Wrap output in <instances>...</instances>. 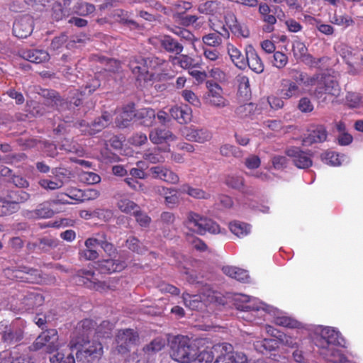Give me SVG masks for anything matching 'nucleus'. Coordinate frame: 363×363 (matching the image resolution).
<instances>
[{
  "label": "nucleus",
  "mask_w": 363,
  "mask_h": 363,
  "mask_svg": "<svg viewBox=\"0 0 363 363\" xmlns=\"http://www.w3.org/2000/svg\"><path fill=\"white\" fill-rule=\"evenodd\" d=\"M138 341V335L133 329L120 330L116 337L117 350L119 353H125L135 345Z\"/></svg>",
  "instance_id": "13"
},
{
  "label": "nucleus",
  "mask_w": 363,
  "mask_h": 363,
  "mask_svg": "<svg viewBox=\"0 0 363 363\" xmlns=\"http://www.w3.org/2000/svg\"><path fill=\"white\" fill-rule=\"evenodd\" d=\"M286 153L294 165L299 169L308 168L312 165L311 157L298 147H291L286 150Z\"/></svg>",
  "instance_id": "21"
},
{
  "label": "nucleus",
  "mask_w": 363,
  "mask_h": 363,
  "mask_svg": "<svg viewBox=\"0 0 363 363\" xmlns=\"http://www.w3.org/2000/svg\"><path fill=\"white\" fill-rule=\"evenodd\" d=\"M326 138V130L323 126H318L303 140V143L304 145H309L314 143H322L325 141Z\"/></svg>",
  "instance_id": "38"
},
{
  "label": "nucleus",
  "mask_w": 363,
  "mask_h": 363,
  "mask_svg": "<svg viewBox=\"0 0 363 363\" xmlns=\"http://www.w3.org/2000/svg\"><path fill=\"white\" fill-rule=\"evenodd\" d=\"M4 273L11 279H20L31 283H38L41 281L39 271L25 266L8 268Z\"/></svg>",
  "instance_id": "12"
},
{
  "label": "nucleus",
  "mask_w": 363,
  "mask_h": 363,
  "mask_svg": "<svg viewBox=\"0 0 363 363\" xmlns=\"http://www.w3.org/2000/svg\"><path fill=\"white\" fill-rule=\"evenodd\" d=\"M170 61L174 65H178L184 69L200 68L201 63L187 55H179L170 57Z\"/></svg>",
  "instance_id": "33"
},
{
  "label": "nucleus",
  "mask_w": 363,
  "mask_h": 363,
  "mask_svg": "<svg viewBox=\"0 0 363 363\" xmlns=\"http://www.w3.org/2000/svg\"><path fill=\"white\" fill-rule=\"evenodd\" d=\"M165 63L164 60L157 57L135 56L130 58L128 66L138 81L148 82L163 70Z\"/></svg>",
  "instance_id": "4"
},
{
  "label": "nucleus",
  "mask_w": 363,
  "mask_h": 363,
  "mask_svg": "<svg viewBox=\"0 0 363 363\" xmlns=\"http://www.w3.org/2000/svg\"><path fill=\"white\" fill-rule=\"evenodd\" d=\"M226 50L232 62L240 69H245L247 67L246 54L243 55L241 51L238 49L232 43H228Z\"/></svg>",
  "instance_id": "31"
},
{
  "label": "nucleus",
  "mask_w": 363,
  "mask_h": 363,
  "mask_svg": "<svg viewBox=\"0 0 363 363\" xmlns=\"http://www.w3.org/2000/svg\"><path fill=\"white\" fill-rule=\"evenodd\" d=\"M214 354L218 355L214 363H264L262 359L251 362L244 353L233 352L232 345L226 342L216 344L210 350H204L199 354L197 352L195 360L199 363H210Z\"/></svg>",
  "instance_id": "3"
},
{
  "label": "nucleus",
  "mask_w": 363,
  "mask_h": 363,
  "mask_svg": "<svg viewBox=\"0 0 363 363\" xmlns=\"http://www.w3.org/2000/svg\"><path fill=\"white\" fill-rule=\"evenodd\" d=\"M58 334L56 330L50 329L41 333L32 345V349H43L47 353H52L59 347Z\"/></svg>",
  "instance_id": "11"
},
{
  "label": "nucleus",
  "mask_w": 363,
  "mask_h": 363,
  "mask_svg": "<svg viewBox=\"0 0 363 363\" xmlns=\"http://www.w3.org/2000/svg\"><path fill=\"white\" fill-rule=\"evenodd\" d=\"M80 181L88 184H95L101 182L99 174L91 172H82L79 174Z\"/></svg>",
  "instance_id": "56"
},
{
  "label": "nucleus",
  "mask_w": 363,
  "mask_h": 363,
  "mask_svg": "<svg viewBox=\"0 0 363 363\" xmlns=\"http://www.w3.org/2000/svg\"><path fill=\"white\" fill-rule=\"evenodd\" d=\"M220 152L222 155L225 157L234 156L235 157H239L241 156L240 149L229 144L222 145L220 147Z\"/></svg>",
  "instance_id": "59"
},
{
  "label": "nucleus",
  "mask_w": 363,
  "mask_h": 363,
  "mask_svg": "<svg viewBox=\"0 0 363 363\" xmlns=\"http://www.w3.org/2000/svg\"><path fill=\"white\" fill-rule=\"evenodd\" d=\"M288 62V57L281 52H275L273 55V65L279 69H281L286 66Z\"/></svg>",
  "instance_id": "60"
},
{
  "label": "nucleus",
  "mask_w": 363,
  "mask_h": 363,
  "mask_svg": "<svg viewBox=\"0 0 363 363\" xmlns=\"http://www.w3.org/2000/svg\"><path fill=\"white\" fill-rule=\"evenodd\" d=\"M247 67L257 74H260L264 71V64L261 58L257 55L254 48L248 45L245 47Z\"/></svg>",
  "instance_id": "25"
},
{
  "label": "nucleus",
  "mask_w": 363,
  "mask_h": 363,
  "mask_svg": "<svg viewBox=\"0 0 363 363\" xmlns=\"http://www.w3.org/2000/svg\"><path fill=\"white\" fill-rule=\"evenodd\" d=\"M43 95L47 98L45 103L48 105L56 107L60 111L74 109L79 106L82 101V99L79 97V95H82V92L73 94V96L69 97V101L62 99L53 90H43Z\"/></svg>",
  "instance_id": "9"
},
{
  "label": "nucleus",
  "mask_w": 363,
  "mask_h": 363,
  "mask_svg": "<svg viewBox=\"0 0 363 363\" xmlns=\"http://www.w3.org/2000/svg\"><path fill=\"white\" fill-rule=\"evenodd\" d=\"M179 193L186 194L189 196L198 199H208L210 194L201 189L194 188L189 184H183L178 188Z\"/></svg>",
  "instance_id": "42"
},
{
  "label": "nucleus",
  "mask_w": 363,
  "mask_h": 363,
  "mask_svg": "<svg viewBox=\"0 0 363 363\" xmlns=\"http://www.w3.org/2000/svg\"><path fill=\"white\" fill-rule=\"evenodd\" d=\"M33 21L30 16H23L16 19L13 26L14 35L19 38L29 36L33 30Z\"/></svg>",
  "instance_id": "19"
},
{
  "label": "nucleus",
  "mask_w": 363,
  "mask_h": 363,
  "mask_svg": "<svg viewBox=\"0 0 363 363\" xmlns=\"http://www.w3.org/2000/svg\"><path fill=\"white\" fill-rule=\"evenodd\" d=\"M68 15L67 11L62 8L61 4H55L53 5L52 17L54 20L58 21Z\"/></svg>",
  "instance_id": "64"
},
{
  "label": "nucleus",
  "mask_w": 363,
  "mask_h": 363,
  "mask_svg": "<svg viewBox=\"0 0 363 363\" xmlns=\"http://www.w3.org/2000/svg\"><path fill=\"white\" fill-rule=\"evenodd\" d=\"M165 343L166 342L163 338L157 337L147 345L145 350L147 352H158L164 347Z\"/></svg>",
  "instance_id": "62"
},
{
  "label": "nucleus",
  "mask_w": 363,
  "mask_h": 363,
  "mask_svg": "<svg viewBox=\"0 0 363 363\" xmlns=\"http://www.w3.org/2000/svg\"><path fill=\"white\" fill-rule=\"evenodd\" d=\"M321 160L331 166H340L347 162V157L344 155H339L335 152L326 151L321 155Z\"/></svg>",
  "instance_id": "39"
},
{
  "label": "nucleus",
  "mask_w": 363,
  "mask_h": 363,
  "mask_svg": "<svg viewBox=\"0 0 363 363\" xmlns=\"http://www.w3.org/2000/svg\"><path fill=\"white\" fill-rule=\"evenodd\" d=\"M277 340L280 344L289 348L302 347L303 338L299 330H297L295 335L289 333L279 334Z\"/></svg>",
  "instance_id": "34"
},
{
  "label": "nucleus",
  "mask_w": 363,
  "mask_h": 363,
  "mask_svg": "<svg viewBox=\"0 0 363 363\" xmlns=\"http://www.w3.org/2000/svg\"><path fill=\"white\" fill-rule=\"evenodd\" d=\"M167 29L174 34L188 41H193L194 35L188 30L176 26H168Z\"/></svg>",
  "instance_id": "51"
},
{
  "label": "nucleus",
  "mask_w": 363,
  "mask_h": 363,
  "mask_svg": "<svg viewBox=\"0 0 363 363\" xmlns=\"http://www.w3.org/2000/svg\"><path fill=\"white\" fill-rule=\"evenodd\" d=\"M237 81L238 83V92L239 94L245 98L250 96L251 89L250 86L249 78L242 74H240L237 77Z\"/></svg>",
  "instance_id": "48"
},
{
  "label": "nucleus",
  "mask_w": 363,
  "mask_h": 363,
  "mask_svg": "<svg viewBox=\"0 0 363 363\" xmlns=\"http://www.w3.org/2000/svg\"><path fill=\"white\" fill-rule=\"evenodd\" d=\"M243 182L244 180L242 177L235 174L228 175L225 180L228 186L237 189H240L243 186Z\"/></svg>",
  "instance_id": "61"
},
{
  "label": "nucleus",
  "mask_w": 363,
  "mask_h": 363,
  "mask_svg": "<svg viewBox=\"0 0 363 363\" xmlns=\"http://www.w3.org/2000/svg\"><path fill=\"white\" fill-rule=\"evenodd\" d=\"M221 29L222 32L211 33L203 35L202 38L203 43L209 47H219L223 42L222 38L228 39L230 37L229 30L226 27H225V26H223Z\"/></svg>",
  "instance_id": "27"
},
{
  "label": "nucleus",
  "mask_w": 363,
  "mask_h": 363,
  "mask_svg": "<svg viewBox=\"0 0 363 363\" xmlns=\"http://www.w3.org/2000/svg\"><path fill=\"white\" fill-rule=\"evenodd\" d=\"M304 328L298 330H311L310 335L315 345L319 348L320 354L333 363H345L347 359L344 354L334 346L347 347L346 340L335 328L323 325H315L309 328L301 323Z\"/></svg>",
  "instance_id": "2"
},
{
  "label": "nucleus",
  "mask_w": 363,
  "mask_h": 363,
  "mask_svg": "<svg viewBox=\"0 0 363 363\" xmlns=\"http://www.w3.org/2000/svg\"><path fill=\"white\" fill-rule=\"evenodd\" d=\"M170 354L178 362L190 363L196 359L197 345L186 336H175L171 341Z\"/></svg>",
  "instance_id": "5"
},
{
  "label": "nucleus",
  "mask_w": 363,
  "mask_h": 363,
  "mask_svg": "<svg viewBox=\"0 0 363 363\" xmlns=\"http://www.w3.org/2000/svg\"><path fill=\"white\" fill-rule=\"evenodd\" d=\"M293 79L300 86L303 84L306 87L316 86L318 87L320 83H322L325 74H317L312 77L307 76L303 72L296 69L291 71Z\"/></svg>",
  "instance_id": "24"
},
{
  "label": "nucleus",
  "mask_w": 363,
  "mask_h": 363,
  "mask_svg": "<svg viewBox=\"0 0 363 363\" xmlns=\"http://www.w3.org/2000/svg\"><path fill=\"white\" fill-rule=\"evenodd\" d=\"M117 206L122 212L125 213H130L132 211L134 213L135 210L140 208L135 203L128 199H121L118 201Z\"/></svg>",
  "instance_id": "52"
},
{
  "label": "nucleus",
  "mask_w": 363,
  "mask_h": 363,
  "mask_svg": "<svg viewBox=\"0 0 363 363\" xmlns=\"http://www.w3.org/2000/svg\"><path fill=\"white\" fill-rule=\"evenodd\" d=\"M340 92L339 84L334 77L325 74L322 83H320L318 87L315 88L314 95L323 101H326L328 96H331L333 98L332 102H334V100L340 96Z\"/></svg>",
  "instance_id": "10"
},
{
  "label": "nucleus",
  "mask_w": 363,
  "mask_h": 363,
  "mask_svg": "<svg viewBox=\"0 0 363 363\" xmlns=\"http://www.w3.org/2000/svg\"><path fill=\"white\" fill-rule=\"evenodd\" d=\"M149 41L153 45L160 43L162 48L167 52L179 55L183 51V45L170 35H161L159 37H152Z\"/></svg>",
  "instance_id": "17"
},
{
  "label": "nucleus",
  "mask_w": 363,
  "mask_h": 363,
  "mask_svg": "<svg viewBox=\"0 0 363 363\" xmlns=\"http://www.w3.org/2000/svg\"><path fill=\"white\" fill-rule=\"evenodd\" d=\"M50 361L51 363H75L72 354L69 353L65 356L64 353L60 352L50 357Z\"/></svg>",
  "instance_id": "58"
},
{
  "label": "nucleus",
  "mask_w": 363,
  "mask_h": 363,
  "mask_svg": "<svg viewBox=\"0 0 363 363\" xmlns=\"http://www.w3.org/2000/svg\"><path fill=\"white\" fill-rule=\"evenodd\" d=\"M149 138L152 143L159 145L168 141H174L177 137L169 130L155 128L150 132Z\"/></svg>",
  "instance_id": "30"
},
{
  "label": "nucleus",
  "mask_w": 363,
  "mask_h": 363,
  "mask_svg": "<svg viewBox=\"0 0 363 363\" xmlns=\"http://www.w3.org/2000/svg\"><path fill=\"white\" fill-rule=\"evenodd\" d=\"M234 300L236 308L240 311L238 318L248 323L262 324L264 320V316L269 315L277 325L288 328H304L300 321L287 315L286 313L277 308L261 302L257 298L240 294H237Z\"/></svg>",
  "instance_id": "1"
},
{
  "label": "nucleus",
  "mask_w": 363,
  "mask_h": 363,
  "mask_svg": "<svg viewBox=\"0 0 363 363\" xmlns=\"http://www.w3.org/2000/svg\"><path fill=\"white\" fill-rule=\"evenodd\" d=\"M184 224L189 230L201 235L206 232L213 234L221 233L219 225L216 222L193 211L186 214Z\"/></svg>",
  "instance_id": "7"
},
{
  "label": "nucleus",
  "mask_w": 363,
  "mask_h": 363,
  "mask_svg": "<svg viewBox=\"0 0 363 363\" xmlns=\"http://www.w3.org/2000/svg\"><path fill=\"white\" fill-rule=\"evenodd\" d=\"M191 8V4L188 1H177L173 5L174 13L173 17L176 21L183 13Z\"/></svg>",
  "instance_id": "53"
},
{
  "label": "nucleus",
  "mask_w": 363,
  "mask_h": 363,
  "mask_svg": "<svg viewBox=\"0 0 363 363\" xmlns=\"http://www.w3.org/2000/svg\"><path fill=\"white\" fill-rule=\"evenodd\" d=\"M96 10L95 6L86 1H79L73 6V13L81 16H86L93 13Z\"/></svg>",
  "instance_id": "45"
},
{
  "label": "nucleus",
  "mask_w": 363,
  "mask_h": 363,
  "mask_svg": "<svg viewBox=\"0 0 363 363\" xmlns=\"http://www.w3.org/2000/svg\"><path fill=\"white\" fill-rule=\"evenodd\" d=\"M171 116L179 123H187L191 121L192 111L188 106H174L169 109Z\"/></svg>",
  "instance_id": "32"
},
{
  "label": "nucleus",
  "mask_w": 363,
  "mask_h": 363,
  "mask_svg": "<svg viewBox=\"0 0 363 363\" xmlns=\"http://www.w3.org/2000/svg\"><path fill=\"white\" fill-rule=\"evenodd\" d=\"M21 56L33 63H42L49 60V54L42 50H23L21 51Z\"/></svg>",
  "instance_id": "36"
},
{
  "label": "nucleus",
  "mask_w": 363,
  "mask_h": 363,
  "mask_svg": "<svg viewBox=\"0 0 363 363\" xmlns=\"http://www.w3.org/2000/svg\"><path fill=\"white\" fill-rule=\"evenodd\" d=\"M156 114L155 111L150 108H143L136 111L135 120L140 121L144 125H152Z\"/></svg>",
  "instance_id": "40"
},
{
  "label": "nucleus",
  "mask_w": 363,
  "mask_h": 363,
  "mask_svg": "<svg viewBox=\"0 0 363 363\" xmlns=\"http://www.w3.org/2000/svg\"><path fill=\"white\" fill-rule=\"evenodd\" d=\"M229 228L231 233L238 238H243L251 232V226L249 224L240 221L231 222Z\"/></svg>",
  "instance_id": "43"
},
{
  "label": "nucleus",
  "mask_w": 363,
  "mask_h": 363,
  "mask_svg": "<svg viewBox=\"0 0 363 363\" xmlns=\"http://www.w3.org/2000/svg\"><path fill=\"white\" fill-rule=\"evenodd\" d=\"M292 51L294 57L297 59L312 58L311 56L307 55L308 49L301 40H296L293 42Z\"/></svg>",
  "instance_id": "49"
},
{
  "label": "nucleus",
  "mask_w": 363,
  "mask_h": 363,
  "mask_svg": "<svg viewBox=\"0 0 363 363\" xmlns=\"http://www.w3.org/2000/svg\"><path fill=\"white\" fill-rule=\"evenodd\" d=\"M70 350L73 352L77 351L76 357L79 361L91 362L99 359L103 354V347L99 342H89L82 340V342L72 340L70 342Z\"/></svg>",
  "instance_id": "6"
},
{
  "label": "nucleus",
  "mask_w": 363,
  "mask_h": 363,
  "mask_svg": "<svg viewBox=\"0 0 363 363\" xmlns=\"http://www.w3.org/2000/svg\"><path fill=\"white\" fill-rule=\"evenodd\" d=\"M0 335L4 342L12 345L18 342L23 338V331L14 325H8L6 323H0Z\"/></svg>",
  "instance_id": "20"
},
{
  "label": "nucleus",
  "mask_w": 363,
  "mask_h": 363,
  "mask_svg": "<svg viewBox=\"0 0 363 363\" xmlns=\"http://www.w3.org/2000/svg\"><path fill=\"white\" fill-rule=\"evenodd\" d=\"M127 266L125 261L108 259L99 262L98 268L101 273H112L119 272Z\"/></svg>",
  "instance_id": "35"
},
{
  "label": "nucleus",
  "mask_w": 363,
  "mask_h": 363,
  "mask_svg": "<svg viewBox=\"0 0 363 363\" xmlns=\"http://www.w3.org/2000/svg\"><path fill=\"white\" fill-rule=\"evenodd\" d=\"M77 282L79 284H83L86 287L99 291L100 292L105 291L108 289H111L109 284L104 281H99L94 277V272L91 271H83L77 277Z\"/></svg>",
  "instance_id": "14"
},
{
  "label": "nucleus",
  "mask_w": 363,
  "mask_h": 363,
  "mask_svg": "<svg viewBox=\"0 0 363 363\" xmlns=\"http://www.w3.org/2000/svg\"><path fill=\"white\" fill-rule=\"evenodd\" d=\"M299 86L294 80L283 79L279 89V94L281 98L285 99L298 97L301 94Z\"/></svg>",
  "instance_id": "26"
},
{
  "label": "nucleus",
  "mask_w": 363,
  "mask_h": 363,
  "mask_svg": "<svg viewBox=\"0 0 363 363\" xmlns=\"http://www.w3.org/2000/svg\"><path fill=\"white\" fill-rule=\"evenodd\" d=\"M126 245L128 249L138 254H143L146 249L140 245L139 240L135 238H130L126 241Z\"/></svg>",
  "instance_id": "63"
},
{
  "label": "nucleus",
  "mask_w": 363,
  "mask_h": 363,
  "mask_svg": "<svg viewBox=\"0 0 363 363\" xmlns=\"http://www.w3.org/2000/svg\"><path fill=\"white\" fill-rule=\"evenodd\" d=\"M254 346L257 351L264 353L275 350L278 347V342L274 339L264 338L262 340L256 341Z\"/></svg>",
  "instance_id": "44"
},
{
  "label": "nucleus",
  "mask_w": 363,
  "mask_h": 363,
  "mask_svg": "<svg viewBox=\"0 0 363 363\" xmlns=\"http://www.w3.org/2000/svg\"><path fill=\"white\" fill-rule=\"evenodd\" d=\"M204 99L207 104L217 108H223L228 104L223 96L222 88L217 84H209L208 91Z\"/></svg>",
  "instance_id": "16"
},
{
  "label": "nucleus",
  "mask_w": 363,
  "mask_h": 363,
  "mask_svg": "<svg viewBox=\"0 0 363 363\" xmlns=\"http://www.w3.org/2000/svg\"><path fill=\"white\" fill-rule=\"evenodd\" d=\"M38 184L44 189L50 191L59 189L63 186V182L59 179L55 180L41 179L39 180Z\"/></svg>",
  "instance_id": "50"
},
{
  "label": "nucleus",
  "mask_w": 363,
  "mask_h": 363,
  "mask_svg": "<svg viewBox=\"0 0 363 363\" xmlns=\"http://www.w3.org/2000/svg\"><path fill=\"white\" fill-rule=\"evenodd\" d=\"M220 9L221 8L218 1H208L199 4L198 10L201 13L214 15L217 13Z\"/></svg>",
  "instance_id": "47"
},
{
  "label": "nucleus",
  "mask_w": 363,
  "mask_h": 363,
  "mask_svg": "<svg viewBox=\"0 0 363 363\" xmlns=\"http://www.w3.org/2000/svg\"><path fill=\"white\" fill-rule=\"evenodd\" d=\"M218 66H207V71L212 78L220 82H224L226 80L225 73Z\"/></svg>",
  "instance_id": "57"
},
{
  "label": "nucleus",
  "mask_w": 363,
  "mask_h": 363,
  "mask_svg": "<svg viewBox=\"0 0 363 363\" xmlns=\"http://www.w3.org/2000/svg\"><path fill=\"white\" fill-rule=\"evenodd\" d=\"M162 152H170L169 147L167 146L164 149L157 147L152 150H147L143 155V159L152 164L163 163L166 157L162 155Z\"/></svg>",
  "instance_id": "37"
},
{
  "label": "nucleus",
  "mask_w": 363,
  "mask_h": 363,
  "mask_svg": "<svg viewBox=\"0 0 363 363\" xmlns=\"http://www.w3.org/2000/svg\"><path fill=\"white\" fill-rule=\"evenodd\" d=\"M183 301L186 307L191 310L203 311L218 301L217 293L212 290H208L207 293L202 294L190 295L184 294Z\"/></svg>",
  "instance_id": "8"
},
{
  "label": "nucleus",
  "mask_w": 363,
  "mask_h": 363,
  "mask_svg": "<svg viewBox=\"0 0 363 363\" xmlns=\"http://www.w3.org/2000/svg\"><path fill=\"white\" fill-rule=\"evenodd\" d=\"M345 104L350 108L359 107L362 104V97L359 94L348 92L345 96Z\"/></svg>",
  "instance_id": "55"
},
{
  "label": "nucleus",
  "mask_w": 363,
  "mask_h": 363,
  "mask_svg": "<svg viewBox=\"0 0 363 363\" xmlns=\"http://www.w3.org/2000/svg\"><path fill=\"white\" fill-rule=\"evenodd\" d=\"M150 172L154 179L162 180L169 184H177L179 176L169 168L163 165H157L150 169Z\"/></svg>",
  "instance_id": "22"
},
{
  "label": "nucleus",
  "mask_w": 363,
  "mask_h": 363,
  "mask_svg": "<svg viewBox=\"0 0 363 363\" xmlns=\"http://www.w3.org/2000/svg\"><path fill=\"white\" fill-rule=\"evenodd\" d=\"M54 214L53 211L50 208L48 204H41L33 213V217L37 218H48Z\"/></svg>",
  "instance_id": "54"
},
{
  "label": "nucleus",
  "mask_w": 363,
  "mask_h": 363,
  "mask_svg": "<svg viewBox=\"0 0 363 363\" xmlns=\"http://www.w3.org/2000/svg\"><path fill=\"white\" fill-rule=\"evenodd\" d=\"M111 116L104 113L101 117L96 118L91 125L82 121L78 123V127L84 134L94 135L106 128L111 121Z\"/></svg>",
  "instance_id": "15"
},
{
  "label": "nucleus",
  "mask_w": 363,
  "mask_h": 363,
  "mask_svg": "<svg viewBox=\"0 0 363 363\" xmlns=\"http://www.w3.org/2000/svg\"><path fill=\"white\" fill-rule=\"evenodd\" d=\"M225 26L236 36L247 38L250 35V31L247 28L240 23L235 15L231 12L227 13L224 17Z\"/></svg>",
  "instance_id": "23"
},
{
  "label": "nucleus",
  "mask_w": 363,
  "mask_h": 363,
  "mask_svg": "<svg viewBox=\"0 0 363 363\" xmlns=\"http://www.w3.org/2000/svg\"><path fill=\"white\" fill-rule=\"evenodd\" d=\"M30 198L29 194L23 190L11 191L6 197L9 203V208L13 212H16L18 208V204L24 203Z\"/></svg>",
  "instance_id": "29"
},
{
  "label": "nucleus",
  "mask_w": 363,
  "mask_h": 363,
  "mask_svg": "<svg viewBox=\"0 0 363 363\" xmlns=\"http://www.w3.org/2000/svg\"><path fill=\"white\" fill-rule=\"evenodd\" d=\"M182 135L189 141L203 143L211 140L212 135L206 128H199L196 126L184 127L182 130Z\"/></svg>",
  "instance_id": "18"
},
{
  "label": "nucleus",
  "mask_w": 363,
  "mask_h": 363,
  "mask_svg": "<svg viewBox=\"0 0 363 363\" xmlns=\"http://www.w3.org/2000/svg\"><path fill=\"white\" fill-rule=\"evenodd\" d=\"M135 113L136 111L133 104L125 106L122 110L116 113V125L119 128L127 127L129 122L135 118Z\"/></svg>",
  "instance_id": "28"
},
{
  "label": "nucleus",
  "mask_w": 363,
  "mask_h": 363,
  "mask_svg": "<svg viewBox=\"0 0 363 363\" xmlns=\"http://www.w3.org/2000/svg\"><path fill=\"white\" fill-rule=\"evenodd\" d=\"M330 22L344 28H347L354 24L353 18L347 14L335 13L330 18Z\"/></svg>",
  "instance_id": "46"
},
{
  "label": "nucleus",
  "mask_w": 363,
  "mask_h": 363,
  "mask_svg": "<svg viewBox=\"0 0 363 363\" xmlns=\"http://www.w3.org/2000/svg\"><path fill=\"white\" fill-rule=\"evenodd\" d=\"M203 55L208 64V66L220 65L223 62V55L216 48H203Z\"/></svg>",
  "instance_id": "41"
}]
</instances>
